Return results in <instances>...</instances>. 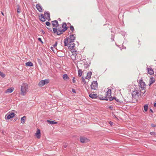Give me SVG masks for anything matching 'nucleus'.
<instances>
[{"label": "nucleus", "mask_w": 156, "mask_h": 156, "mask_svg": "<svg viewBox=\"0 0 156 156\" xmlns=\"http://www.w3.org/2000/svg\"><path fill=\"white\" fill-rule=\"evenodd\" d=\"M28 85L27 83H23L21 87L20 94L22 96L25 95L28 91Z\"/></svg>", "instance_id": "nucleus-1"}, {"label": "nucleus", "mask_w": 156, "mask_h": 156, "mask_svg": "<svg viewBox=\"0 0 156 156\" xmlns=\"http://www.w3.org/2000/svg\"><path fill=\"white\" fill-rule=\"evenodd\" d=\"M111 89H109L106 92L107 94L106 95V97L105 99H103L102 100H106L107 101L109 100V101H111L112 100L115 99V101L117 102H119V100L118 99H117L116 98L113 97L112 98L111 96Z\"/></svg>", "instance_id": "nucleus-2"}, {"label": "nucleus", "mask_w": 156, "mask_h": 156, "mask_svg": "<svg viewBox=\"0 0 156 156\" xmlns=\"http://www.w3.org/2000/svg\"><path fill=\"white\" fill-rule=\"evenodd\" d=\"M73 41L69 37L66 38L64 41V43L65 46H67L69 44L73 43Z\"/></svg>", "instance_id": "nucleus-3"}, {"label": "nucleus", "mask_w": 156, "mask_h": 156, "mask_svg": "<svg viewBox=\"0 0 156 156\" xmlns=\"http://www.w3.org/2000/svg\"><path fill=\"white\" fill-rule=\"evenodd\" d=\"M80 142L82 143H86L90 141L89 139L83 136H80Z\"/></svg>", "instance_id": "nucleus-4"}, {"label": "nucleus", "mask_w": 156, "mask_h": 156, "mask_svg": "<svg viewBox=\"0 0 156 156\" xmlns=\"http://www.w3.org/2000/svg\"><path fill=\"white\" fill-rule=\"evenodd\" d=\"M92 89L96 90L98 88V83L97 81H93L91 85Z\"/></svg>", "instance_id": "nucleus-5"}, {"label": "nucleus", "mask_w": 156, "mask_h": 156, "mask_svg": "<svg viewBox=\"0 0 156 156\" xmlns=\"http://www.w3.org/2000/svg\"><path fill=\"white\" fill-rule=\"evenodd\" d=\"M139 86L142 89H144L146 87V84L142 80H140L139 82Z\"/></svg>", "instance_id": "nucleus-6"}, {"label": "nucleus", "mask_w": 156, "mask_h": 156, "mask_svg": "<svg viewBox=\"0 0 156 156\" xmlns=\"http://www.w3.org/2000/svg\"><path fill=\"white\" fill-rule=\"evenodd\" d=\"M35 136L38 139H40L41 136V131L39 129H37Z\"/></svg>", "instance_id": "nucleus-7"}, {"label": "nucleus", "mask_w": 156, "mask_h": 156, "mask_svg": "<svg viewBox=\"0 0 156 156\" xmlns=\"http://www.w3.org/2000/svg\"><path fill=\"white\" fill-rule=\"evenodd\" d=\"M132 95L133 97H134L135 98L138 97L139 96V92L137 90L134 91L133 92Z\"/></svg>", "instance_id": "nucleus-8"}, {"label": "nucleus", "mask_w": 156, "mask_h": 156, "mask_svg": "<svg viewBox=\"0 0 156 156\" xmlns=\"http://www.w3.org/2000/svg\"><path fill=\"white\" fill-rule=\"evenodd\" d=\"M58 32H57V35H59L62 34L64 31H63V29L62 27H59L57 29Z\"/></svg>", "instance_id": "nucleus-9"}, {"label": "nucleus", "mask_w": 156, "mask_h": 156, "mask_svg": "<svg viewBox=\"0 0 156 156\" xmlns=\"http://www.w3.org/2000/svg\"><path fill=\"white\" fill-rule=\"evenodd\" d=\"M15 116V114L12 112H10L5 115V117H14Z\"/></svg>", "instance_id": "nucleus-10"}, {"label": "nucleus", "mask_w": 156, "mask_h": 156, "mask_svg": "<svg viewBox=\"0 0 156 156\" xmlns=\"http://www.w3.org/2000/svg\"><path fill=\"white\" fill-rule=\"evenodd\" d=\"M44 17L48 21L50 20V13L48 12H44Z\"/></svg>", "instance_id": "nucleus-11"}, {"label": "nucleus", "mask_w": 156, "mask_h": 156, "mask_svg": "<svg viewBox=\"0 0 156 156\" xmlns=\"http://www.w3.org/2000/svg\"><path fill=\"white\" fill-rule=\"evenodd\" d=\"M148 73L150 75H152L154 74V72L153 69L151 68H147Z\"/></svg>", "instance_id": "nucleus-12"}, {"label": "nucleus", "mask_w": 156, "mask_h": 156, "mask_svg": "<svg viewBox=\"0 0 156 156\" xmlns=\"http://www.w3.org/2000/svg\"><path fill=\"white\" fill-rule=\"evenodd\" d=\"M52 24L53 26L55 27H57L58 25V22L56 20L52 21Z\"/></svg>", "instance_id": "nucleus-13"}, {"label": "nucleus", "mask_w": 156, "mask_h": 156, "mask_svg": "<svg viewBox=\"0 0 156 156\" xmlns=\"http://www.w3.org/2000/svg\"><path fill=\"white\" fill-rule=\"evenodd\" d=\"M39 17L40 20L44 22L45 21V19L44 16L42 14H40L39 15Z\"/></svg>", "instance_id": "nucleus-14"}, {"label": "nucleus", "mask_w": 156, "mask_h": 156, "mask_svg": "<svg viewBox=\"0 0 156 156\" xmlns=\"http://www.w3.org/2000/svg\"><path fill=\"white\" fill-rule=\"evenodd\" d=\"M36 8L37 10L40 12H41L42 11V8L40 6V4H37L36 5Z\"/></svg>", "instance_id": "nucleus-15"}, {"label": "nucleus", "mask_w": 156, "mask_h": 156, "mask_svg": "<svg viewBox=\"0 0 156 156\" xmlns=\"http://www.w3.org/2000/svg\"><path fill=\"white\" fill-rule=\"evenodd\" d=\"M89 97L92 98H96L98 97L97 94H90L89 95Z\"/></svg>", "instance_id": "nucleus-16"}, {"label": "nucleus", "mask_w": 156, "mask_h": 156, "mask_svg": "<svg viewBox=\"0 0 156 156\" xmlns=\"http://www.w3.org/2000/svg\"><path fill=\"white\" fill-rule=\"evenodd\" d=\"M14 88L11 87L10 88L8 89L5 92V93H10L12 92L14 90Z\"/></svg>", "instance_id": "nucleus-17"}, {"label": "nucleus", "mask_w": 156, "mask_h": 156, "mask_svg": "<svg viewBox=\"0 0 156 156\" xmlns=\"http://www.w3.org/2000/svg\"><path fill=\"white\" fill-rule=\"evenodd\" d=\"M62 28L63 30V31H65L67 30V27H66V23L63 24L62 26Z\"/></svg>", "instance_id": "nucleus-18"}, {"label": "nucleus", "mask_w": 156, "mask_h": 156, "mask_svg": "<svg viewBox=\"0 0 156 156\" xmlns=\"http://www.w3.org/2000/svg\"><path fill=\"white\" fill-rule=\"evenodd\" d=\"M92 75L91 72H88L87 73V76L86 77V79L89 80L91 78V76Z\"/></svg>", "instance_id": "nucleus-19"}, {"label": "nucleus", "mask_w": 156, "mask_h": 156, "mask_svg": "<svg viewBox=\"0 0 156 156\" xmlns=\"http://www.w3.org/2000/svg\"><path fill=\"white\" fill-rule=\"evenodd\" d=\"M47 122L49 124L51 125L55 124L57 123V122L53 121L47 120Z\"/></svg>", "instance_id": "nucleus-20"}, {"label": "nucleus", "mask_w": 156, "mask_h": 156, "mask_svg": "<svg viewBox=\"0 0 156 156\" xmlns=\"http://www.w3.org/2000/svg\"><path fill=\"white\" fill-rule=\"evenodd\" d=\"M63 78L64 80H67L69 79V78L66 74H64L63 75Z\"/></svg>", "instance_id": "nucleus-21"}, {"label": "nucleus", "mask_w": 156, "mask_h": 156, "mask_svg": "<svg viewBox=\"0 0 156 156\" xmlns=\"http://www.w3.org/2000/svg\"><path fill=\"white\" fill-rule=\"evenodd\" d=\"M26 65L27 66H33V64L30 62H26Z\"/></svg>", "instance_id": "nucleus-22"}, {"label": "nucleus", "mask_w": 156, "mask_h": 156, "mask_svg": "<svg viewBox=\"0 0 156 156\" xmlns=\"http://www.w3.org/2000/svg\"><path fill=\"white\" fill-rule=\"evenodd\" d=\"M68 45L69 48H70L73 49V48L75 47V44L73 42L71 44H69Z\"/></svg>", "instance_id": "nucleus-23"}, {"label": "nucleus", "mask_w": 156, "mask_h": 156, "mask_svg": "<svg viewBox=\"0 0 156 156\" xmlns=\"http://www.w3.org/2000/svg\"><path fill=\"white\" fill-rule=\"evenodd\" d=\"M45 84L44 83L43 80L40 81L38 83V85L40 87H42Z\"/></svg>", "instance_id": "nucleus-24"}, {"label": "nucleus", "mask_w": 156, "mask_h": 156, "mask_svg": "<svg viewBox=\"0 0 156 156\" xmlns=\"http://www.w3.org/2000/svg\"><path fill=\"white\" fill-rule=\"evenodd\" d=\"M69 37H70L69 38H70V39H71V40H72V41H73L74 42V40L75 39V37H74V35L72 34L71 35H70L69 36Z\"/></svg>", "instance_id": "nucleus-25"}, {"label": "nucleus", "mask_w": 156, "mask_h": 156, "mask_svg": "<svg viewBox=\"0 0 156 156\" xmlns=\"http://www.w3.org/2000/svg\"><path fill=\"white\" fill-rule=\"evenodd\" d=\"M26 118H21V122L22 123H24L26 120Z\"/></svg>", "instance_id": "nucleus-26"}, {"label": "nucleus", "mask_w": 156, "mask_h": 156, "mask_svg": "<svg viewBox=\"0 0 156 156\" xmlns=\"http://www.w3.org/2000/svg\"><path fill=\"white\" fill-rule=\"evenodd\" d=\"M13 118H5V119L7 121L10 122L12 121L13 119H12Z\"/></svg>", "instance_id": "nucleus-27"}, {"label": "nucleus", "mask_w": 156, "mask_h": 156, "mask_svg": "<svg viewBox=\"0 0 156 156\" xmlns=\"http://www.w3.org/2000/svg\"><path fill=\"white\" fill-rule=\"evenodd\" d=\"M148 106L147 105H145L144 106V109L145 112H146L148 109Z\"/></svg>", "instance_id": "nucleus-28"}, {"label": "nucleus", "mask_w": 156, "mask_h": 156, "mask_svg": "<svg viewBox=\"0 0 156 156\" xmlns=\"http://www.w3.org/2000/svg\"><path fill=\"white\" fill-rule=\"evenodd\" d=\"M115 120L122 121V118H115Z\"/></svg>", "instance_id": "nucleus-29"}, {"label": "nucleus", "mask_w": 156, "mask_h": 156, "mask_svg": "<svg viewBox=\"0 0 156 156\" xmlns=\"http://www.w3.org/2000/svg\"><path fill=\"white\" fill-rule=\"evenodd\" d=\"M71 51L72 53V55H73L74 54H76V51L74 49H72L71 50Z\"/></svg>", "instance_id": "nucleus-30"}, {"label": "nucleus", "mask_w": 156, "mask_h": 156, "mask_svg": "<svg viewBox=\"0 0 156 156\" xmlns=\"http://www.w3.org/2000/svg\"><path fill=\"white\" fill-rule=\"evenodd\" d=\"M82 81L84 84H87V82L83 77H82Z\"/></svg>", "instance_id": "nucleus-31"}, {"label": "nucleus", "mask_w": 156, "mask_h": 156, "mask_svg": "<svg viewBox=\"0 0 156 156\" xmlns=\"http://www.w3.org/2000/svg\"><path fill=\"white\" fill-rule=\"evenodd\" d=\"M151 81L149 84L150 86L154 82V78L152 77L151 78Z\"/></svg>", "instance_id": "nucleus-32"}, {"label": "nucleus", "mask_w": 156, "mask_h": 156, "mask_svg": "<svg viewBox=\"0 0 156 156\" xmlns=\"http://www.w3.org/2000/svg\"><path fill=\"white\" fill-rule=\"evenodd\" d=\"M82 74V71L81 70H78V75L80 76H81Z\"/></svg>", "instance_id": "nucleus-33"}, {"label": "nucleus", "mask_w": 156, "mask_h": 156, "mask_svg": "<svg viewBox=\"0 0 156 156\" xmlns=\"http://www.w3.org/2000/svg\"><path fill=\"white\" fill-rule=\"evenodd\" d=\"M53 32L54 33H56L57 34V32H58L57 29L55 28H53Z\"/></svg>", "instance_id": "nucleus-34"}, {"label": "nucleus", "mask_w": 156, "mask_h": 156, "mask_svg": "<svg viewBox=\"0 0 156 156\" xmlns=\"http://www.w3.org/2000/svg\"><path fill=\"white\" fill-rule=\"evenodd\" d=\"M0 75L3 78H4L5 76V74H4L3 73L1 72H0Z\"/></svg>", "instance_id": "nucleus-35"}, {"label": "nucleus", "mask_w": 156, "mask_h": 156, "mask_svg": "<svg viewBox=\"0 0 156 156\" xmlns=\"http://www.w3.org/2000/svg\"><path fill=\"white\" fill-rule=\"evenodd\" d=\"M43 80L44 83V84H47L49 82L48 80Z\"/></svg>", "instance_id": "nucleus-36"}, {"label": "nucleus", "mask_w": 156, "mask_h": 156, "mask_svg": "<svg viewBox=\"0 0 156 156\" xmlns=\"http://www.w3.org/2000/svg\"><path fill=\"white\" fill-rule=\"evenodd\" d=\"M128 119L127 118H124V119H122V121L124 122H126L128 121Z\"/></svg>", "instance_id": "nucleus-37"}, {"label": "nucleus", "mask_w": 156, "mask_h": 156, "mask_svg": "<svg viewBox=\"0 0 156 156\" xmlns=\"http://www.w3.org/2000/svg\"><path fill=\"white\" fill-rule=\"evenodd\" d=\"M17 12L18 13H19L20 12V8L18 6V7L17 9Z\"/></svg>", "instance_id": "nucleus-38"}, {"label": "nucleus", "mask_w": 156, "mask_h": 156, "mask_svg": "<svg viewBox=\"0 0 156 156\" xmlns=\"http://www.w3.org/2000/svg\"><path fill=\"white\" fill-rule=\"evenodd\" d=\"M70 30L72 31H73L74 30L73 27V26H71L70 27Z\"/></svg>", "instance_id": "nucleus-39"}, {"label": "nucleus", "mask_w": 156, "mask_h": 156, "mask_svg": "<svg viewBox=\"0 0 156 156\" xmlns=\"http://www.w3.org/2000/svg\"><path fill=\"white\" fill-rule=\"evenodd\" d=\"M150 134L151 135H155L156 134L154 132H151L150 133Z\"/></svg>", "instance_id": "nucleus-40"}, {"label": "nucleus", "mask_w": 156, "mask_h": 156, "mask_svg": "<svg viewBox=\"0 0 156 156\" xmlns=\"http://www.w3.org/2000/svg\"><path fill=\"white\" fill-rule=\"evenodd\" d=\"M45 24L47 26H49L50 25V23L49 22L47 21V22H46Z\"/></svg>", "instance_id": "nucleus-41"}, {"label": "nucleus", "mask_w": 156, "mask_h": 156, "mask_svg": "<svg viewBox=\"0 0 156 156\" xmlns=\"http://www.w3.org/2000/svg\"><path fill=\"white\" fill-rule=\"evenodd\" d=\"M57 42H56L55 44H54L53 45V46L55 48V47H56L57 45Z\"/></svg>", "instance_id": "nucleus-42"}, {"label": "nucleus", "mask_w": 156, "mask_h": 156, "mask_svg": "<svg viewBox=\"0 0 156 156\" xmlns=\"http://www.w3.org/2000/svg\"><path fill=\"white\" fill-rule=\"evenodd\" d=\"M109 123L111 126H112L113 125V124L114 123L113 122L111 121H109Z\"/></svg>", "instance_id": "nucleus-43"}, {"label": "nucleus", "mask_w": 156, "mask_h": 156, "mask_svg": "<svg viewBox=\"0 0 156 156\" xmlns=\"http://www.w3.org/2000/svg\"><path fill=\"white\" fill-rule=\"evenodd\" d=\"M38 40L41 41L42 43H43V42L42 41L41 39V38H38Z\"/></svg>", "instance_id": "nucleus-44"}, {"label": "nucleus", "mask_w": 156, "mask_h": 156, "mask_svg": "<svg viewBox=\"0 0 156 156\" xmlns=\"http://www.w3.org/2000/svg\"><path fill=\"white\" fill-rule=\"evenodd\" d=\"M73 83H75L76 82V80H75V78L74 77H73Z\"/></svg>", "instance_id": "nucleus-45"}, {"label": "nucleus", "mask_w": 156, "mask_h": 156, "mask_svg": "<svg viewBox=\"0 0 156 156\" xmlns=\"http://www.w3.org/2000/svg\"><path fill=\"white\" fill-rule=\"evenodd\" d=\"M151 126L153 127H154L156 126L155 125L153 124H151Z\"/></svg>", "instance_id": "nucleus-46"}, {"label": "nucleus", "mask_w": 156, "mask_h": 156, "mask_svg": "<svg viewBox=\"0 0 156 156\" xmlns=\"http://www.w3.org/2000/svg\"><path fill=\"white\" fill-rule=\"evenodd\" d=\"M72 91L73 92V93H76V91H75V90L74 89H72Z\"/></svg>", "instance_id": "nucleus-47"}, {"label": "nucleus", "mask_w": 156, "mask_h": 156, "mask_svg": "<svg viewBox=\"0 0 156 156\" xmlns=\"http://www.w3.org/2000/svg\"><path fill=\"white\" fill-rule=\"evenodd\" d=\"M37 60H38V62L40 64H41V62L40 60L38 58V59H37Z\"/></svg>", "instance_id": "nucleus-48"}, {"label": "nucleus", "mask_w": 156, "mask_h": 156, "mask_svg": "<svg viewBox=\"0 0 156 156\" xmlns=\"http://www.w3.org/2000/svg\"><path fill=\"white\" fill-rule=\"evenodd\" d=\"M14 119L13 120V121H15L17 120V119L16 118H14Z\"/></svg>", "instance_id": "nucleus-49"}, {"label": "nucleus", "mask_w": 156, "mask_h": 156, "mask_svg": "<svg viewBox=\"0 0 156 156\" xmlns=\"http://www.w3.org/2000/svg\"><path fill=\"white\" fill-rule=\"evenodd\" d=\"M53 47H51V50H52L53 51H54V49H53Z\"/></svg>", "instance_id": "nucleus-50"}, {"label": "nucleus", "mask_w": 156, "mask_h": 156, "mask_svg": "<svg viewBox=\"0 0 156 156\" xmlns=\"http://www.w3.org/2000/svg\"><path fill=\"white\" fill-rule=\"evenodd\" d=\"M1 13H2V15L3 16H4V14L3 13V12H1Z\"/></svg>", "instance_id": "nucleus-51"}, {"label": "nucleus", "mask_w": 156, "mask_h": 156, "mask_svg": "<svg viewBox=\"0 0 156 156\" xmlns=\"http://www.w3.org/2000/svg\"><path fill=\"white\" fill-rule=\"evenodd\" d=\"M154 106L156 107V102L154 104Z\"/></svg>", "instance_id": "nucleus-52"}, {"label": "nucleus", "mask_w": 156, "mask_h": 156, "mask_svg": "<svg viewBox=\"0 0 156 156\" xmlns=\"http://www.w3.org/2000/svg\"><path fill=\"white\" fill-rule=\"evenodd\" d=\"M150 111L151 112H153V110L151 109H150Z\"/></svg>", "instance_id": "nucleus-53"}, {"label": "nucleus", "mask_w": 156, "mask_h": 156, "mask_svg": "<svg viewBox=\"0 0 156 156\" xmlns=\"http://www.w3.org/2000/svg\"><path fill=\"white\" fill-rule=\"evenodd\" d=\"M64 148H66L67 147V145H64Z\"/></svg>", "instance_id": "nucleus-54"}, {"label": "nucleus", "mask_w": 156, "mask_h": 156, "mask_svg": "<svg viewBox=\"0 0 156 156\" xmlns=\"http://www.w3.org/2000/svg\"><path fill=\"white\" fill-rule=\"evenodd\" d=\"M42 32L43 34H44L45 33L44 31L43 30H42Z\"/></svg>", "instance_id": "nucleus-55"}, {"label": "nucleus", "mask_w": 156, "mask_h": 156, "mask_svg": "<svg viewBox=\"0 0 156 156\" xmlns=\"http://www.w3.org/2000/svg\"><path fill=\"white\" fill-rule=\"evenodd\" d=\"M132 101L131 100H128V101H129V102H130L131 101Z\"/></svg>", "instance_id": "nucleus-56"}, {"label": "nucleus", "mask_w": 156, "mask_h": 156, "mask_svg": "<svg viewBox=\"0 0 156 156\" xmlns=\"http://www.w3.org/2000/svg\"><path fill=\"white\" fill-rule=\"evenodd\" d=\"M129 97V96H128ZM129 97H130V98H131V96L130 95H129Z\"/></svg>", "instance_id": "nucleus-57"}, {"label": "nucleus", "mask_w": 156, "mask_h": 156, "mask_svg": "<svg viewBox=\"0 0 156 156\" xmlns=\"http://www.w3.org/2000/svg\"><path fill=\"white\" fill-rule=\"evenodd\" d=\"M23 117H26V116H23Z\"/></svg>", "instance_id": "nucleus-58"}]
</instances>
